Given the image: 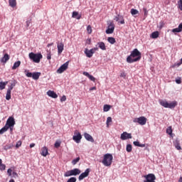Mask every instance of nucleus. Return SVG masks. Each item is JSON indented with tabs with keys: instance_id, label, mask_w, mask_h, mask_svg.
Wrapping results in <instances>:
<instances>
[{
	"instance_id": "obj_1",
	"label": "nucleus",
	"mask_w": 182,
	"mask_h": 182,
	"mask_svg": "<svg viewBox=\"0 0 182 182\" xmlns=\"http://www.w3.org/2000/svg\"><path fill=\"white\" fill-rule=\"evenodd\" d=\"M140 59H141V53L137 48H134L130 55L127 58V63H134V62H139Z\"/></svg>"
},
{
	"instance_id": "obj_2",
	"label": "nucleus",
	"mask_w": 182,
	"mask_h": 182,
	"mask_svg": "<svg viewBox=\"0 0 182 182\" xmlns=\"http://www.w3.org/2000/svg\"><path fill=\"white\" fill-rule=\"evenodd\" d=\"M102 163L105 166V167H110L112 166V163H113V155L111 154H105Z\"/></svg>"
},
{
	"instance_id": "obj_3",
	"label": "nucleus",
	"mask_w": 182,
	"mask_h": 182,
	"mask_svg": "<svg viewBox=\"0 0 182 182\" xmlns=\"http://www.w3.org/2000/svg\"><path fill=\"white\" fill-rule=\"evenodd\" d=\"M28 56L31 60H33L34 63H39L41 62V59L43 58L41 53H30Z\"/></svg>"
},
{
	"instance_id": "obj_4",
	"label": "nucleus",
	"mask_w": 182,
	"mask_h": 182,
	"mask_svg": "<svg viewBox=\"0 0 182 182\" xmlns=\"http://www.w3.org/2000/svg\"><path fill=\"white\" fill-rule=\"evenodd\" d=\"M159 103L161 106H163V107H166V109H174V107L177 106L176 102L168 103L166 100H161Z\"/></svg>"
},
{
	"instance_id": "obj_5",
	"label": "nucleus",
	"mask_w": 182,
	"mask_h": 182,
	"mask_svg": "<svg viewBox=\"0 0 182 182\" xmlns=\"http://www.w3.org/2000/svg\"><path fill=\"white\" fill-rule=\"evenodd\" d=\"M82 173V171L79 168H74L70 171H68L64 173V177H70V176H79Z\"/></svg>"
},
{
	"instance_id": "obj_6",
	"label": "nucleus",
	"mask_w": 182,
	"mask_h": 182,
	"mask_svg": "<svg viewBox=\"0 0 182 182\" xmlns=\"http://www.w3.org/2000/svg\"><path fill=\"white\" fill-rule=\"evenodd\" d=\"M41 73L35 72V73H29L26 72V76L27 77H32L34 80H38L39 77H41Z\"/></svg>"
},
{
	"instance_id": "obj_7",
	"label": "nucleus",
	"mask_w": 182,
	"mask_h": 182,
	"mask_svg": "<svg viewBox=\"0 0 182 182\" xmlns=\"http://www.w3.org/2000/svg\"><path fill=\"white\" fill-rule=\"evenodd\" d=\"M133 122L134 123H139L141 126H144V124L147 123V118H146L145 117H140L134 119Z\"/></svg>"
},
{
	"instance_id": "obj_8",
	"label": "nucleus",
	"mask_w": 182,
	"mask_h": 182,
	"mask_svg": "<svg viewBox=\"0 0 182 182\" xmlns=\"http://www.w3.org/2000/svg\"><path fill=\"white\" fill-rule=\"evenodd\" d=\"M145 180L144 182H156V176L154 173H149L148 175L144 176Z\"/></svg>"
},
{
	"instance_id": "obj_9",
	"label": "nucleus",
	"mask_w": 182,
	"mask_h": 182,
	"mask_svg": "<svg viewBox=\"0 0 182 182\" xmlns=\"http://www.w3.org/2000/svg\"><path fill=\"white\" fill-rule=\"evenodd\" d=\"M74 136H73V139L76 143H80V140H82V134L77 130H75L74 132Z\"/></svg>"
},
{
	"instance_id": "obj_10",
	"label": "nucleus",
	"mask_w": 182,
	"mask_h": 182,
	"mask_svg": "<svg viewBox=\"0 0 182 182\" xmlns=\"http://www.w3.org/2000/svg\"><path fill=\"white\" fill-rule=\"evenodd\" d=\"M69 66V61H67L64 64H63L58 70L57 73H63L66 69H68Z\"/></svg>"
},
{
	"instance_id": "obj_11",
	"label": "nucleus",
	"mask_w": 182,
	"mask_h": 182,
	"mask_svg": "<svg viewBox=\"0 0 182 182\" xmlns=\"http://www.w3.org/2000/svg\"><path fill=\"white\" fill-rule=\"evenodd\" d=\"M5 126H6L8 129H9V127H14V126H15V119H14L12 117H10L7 119Z\"/></svg>"
},
{
	"instance_id": "obj_12",
	"label": "nucleus",
	"mask_w": 182,
	"mask_h": 182,
	"mask_svg": "<svg viewBox=\"0 0 182 182\" xmlns=\"http://www.w3.org/2000/svg\"><path fill=\"white\" fill-rule=\"evenodd\" d=\"M114 32V23L113 22H110L108 24L107 29L106 30V33L110 34Z\"/></svg>"
},
{
	"instance_id": "obj_13",
	"label": "nucleus",
	"mask_w": 182,
	"mask_h": 182,
	"mask_svg": "<svg viewBox=\"0 0 182 182\" xmlns=\"http://www.w3.org/2000/svg\"><path fill=\"white\" fill-rule=\"evenodd\" d=\"M90 173V168H87L84 173H82L79 176L78 180L80 181H82V180H83V178H86V177H87L89 176Z\"/></svg>"
},
{
	"instance_id": "obj_14",
	"label": "nucleus",
	"mask_w": 182,
	"mask_h": 182,
	"mask_svg": "<svg viewBox=\"0 0 182 182\" xmlns=\"http://www.w3.org/2000/svg\"><path fill=\"white\" fill-rule=\"evenodd\" d=\"M57 49H58V55H61L62 52H63L64 49H65V44H63V42L60 43H57Z\"/></svg>"
},
{
	"instance_id": "obj_15",
	"label": "nucleus",
	"mask_w": 182,
	"mask_h": 182,
	"mask_svg": "<svg viewBox=\"0 0 182 182\" xmlns=\"http://www.w3.org/2000/svg\"><path fill=\"white\" fill-rule=\"evenodd\" d=\"M121 140H127L129 139H132V134H129L127 132H124L120 136Z\"/></svg>"
},
{
	"instance_id": "obj_16",
	"label": "nucleus",
	"mask_w": 182,
	"mask_h": 182,
	"mask_svg": "<svg viewBox=\"0 0 182 182\" xmlns=\"http://www.w3.org/2000/svg\"><path fill=\"white\" fill-rule=\"evenodd\" d=\"M41 156L43 157H46V156H49V151L48 147L43 146L41 148Z\"/></svg>"
},
{
	"instance_id": "obj_17",
	"label": "nucleus",
	"mask_w": 182,
	"mask_h": 182,
	"mask_svg": "<svg viewBox=\"0 0 182 182\" xmlns=\"http://www.w3.org/2000/svg\"><path fill=\"white\" fill-rule=\"evenodd\" d=\"M9 59H11V56H9L8 53H5L4 56L1 58L0 62L1 63H6V62H8Z\"/></svg>"
},
{
	"instance_id": "obj_18",
	"label": "nucleus",
	"mask_w": 182,
	"mask_h": 182,
	"mask_svg": "<svg viewBox=\"0 0 182 182\" xmlns=\"http://www.w3.org/2000/svg\"><path fill=\"white\" fill-rule=\"evenodd\" d=\"M84 137L87 140V141H91V143H95V139H93V136H92L87 132L84 133Z\"/></svg>"
},
{
	"instance_id": "obj_19",
	"label": "nucleus",
	"mask_w": 182,
	"mask_h": 182,
	"mask_svg": "<svg viewBox=\"0 0 182 182\" xmlns=\"http://www.w3.org/2000/svg\"><path fill=\"white\" fill-rule=\"evenodd\" d=\"M85 53L87 58H92V56H93V54L95 53V51H93V50L92 49L89 50L87 48H85Z\"/></svg>"
},
{
	"instance_id": "obj_20",
	"label": "nucleus",
	"mask_w": 182,
	"mask_h": 182,
	"mask_svg": "<svg viewBox=\"0 0 182 182\" xmlns=\"http://www.w3.org/2000/svg\"><path fill=\"white\" fill-rule=\"evenodd\" d=\"M82 75H84V76H87V77H88L90 80H92V82H96V78L93 77V75L89 74V73L85 71L82 73Z\"/></svg>"
},
{
	"instance_id": "obj_21",
	"label": "nucleus",
	"mask_w": 182,
	"mask_h": 182,
	"mask_svg": "<svg viewBox=\"0 0 182 182\" xmlns=\"http://www.w3.org/2000/svg\"><path fill=\"white\" fill-rule=\"evenodd\" d=\"M47 95L50 97H53V99L58 98V95L56 94V92H55V91L49 90L47 92Z\"/></svg>"
},
{
	"instance_id": "obj_22",
	"label": "nucleus",
	"mask_w": 182,
	"mask_h": 182,
	"mask_svg": "<svg viewBox=\"0 0 182 182\" xmlns=\"http://www.w3.org/2000/svg\"><path fill=\"white\" fill-rule=\"evenodd\" d=\"M182 31V23L179 24L178 28H173L171 30L173 33H179V32Z\"/></svg>"
},
{
	"instance_id": "obj_23",
	"label": "nucleus",
	"mask_w": 182,
	"mask_h": 182,
	"mask_svg": "<svg viewBox=\"0 0 182 182\" xmlns=\"http://www.w3.org/2000/svg\"><path fill=\"white\" fill-rule=\"evenodd\" d=\"M100 49H102V50H106V44H105L103 42H100L97 43Z\"/></svg>"
},
{
	"instance_id": "obj_24",
	"label": "nucleus",
	"mask_w": 182,
	"mask_h": 182,
	"mask_svg": "<svg viewBox=\"0 0 182 182\" xmlns=\"http://www.w3.org/2000/svg\"><path fill=\"white\" fill-rule=\"evenodd\" d=\"M19 66H21V61L20 60L14 63V64L12 67V70H15V69H18V68H19Z\"/></svg>"
},
{
	"instance_id": "obj_25",
	"label": "nucleus",
	"mask_w": 182,
	"mask_h": 182,
	"mask_svg": "<svg viewBox=\"0 0 182 182\" xmlns=\"http://www.w3.org/2000/svg\"><path fill=\"white\" fill-rule=\"evenodd\" d=\"M107 41L109 43H111V45H114V43H116V39L113 37H109Z\"/></svg>"
},
{
	"instance_id": "obj_26",
	"label": "nucleus",
	"mask_w": 182,
	"mask_h": 182,
	"mask_svg": "<svg viewBox=\"0 0 182 182\" xmlns=\"http://www.w3.org/2000/svg\"><path fill=\"white\" fill-rule=\"evenodd\" d=\"M134 145H135L136 147H146V144H140V142L137 141H134Z\"/></svg>"
},
{
	"instance_id": "obj_27",
	"label": "nucleus",
	"mask_w": 182,
	"mask_h": 182,
	"mask_svg": "<svg viewBox=\"0 0 182 182\" xmlns=\"http://www.w3.org/2000/svg\"><path fill=\"white\" fill-rule=\"evenodd\" d=\"M9 4L11 8H15L16 6V0H9Z\"/></svg>"
},
{
	"instance_id": "obj_28",
	"label": "nucleus",
	"mask_w": 182,
	"mask_h": 182,
	"mask_svg": "<svg viewBox=\"0 0 182 182\" xmlns=\"http://www.w3.org/2000/svg\"><path fill=\"white\" fill-rule=\"evenodd\" d=\"M8 85V81L6 82H0V89L1 90H4L5 89V86Z\"/></svg>"
},
{
	"instance_id": "obj_29",
	"label": "nucleus",
	"mask_w": 182,
	"mask_h": 182,
	"mask_svg": "<svg viewBox=\"0 0 182 182\" xmlns=\"http://www.w3.org/2000/svg\"><path fill=\"white\" fill-rule=\"evenodd\" d=\"M173 144L177 150H181V146H180V142L178 141H175Z\"/></svg>"
},
{
	"instance_id": "obj_30",
	"label": "nucleus",
	"mask_w": 182,
	"mask_h": 182,
	"mask_svg": "<svg viewBox=\"0 0 182 182\" xmlns=\"http://www.w3.org/2000/svg\"><path fill=\"white\" fill-rule=\"evenodd\" d=\"M6 168V165L2 163V159H0V170L4 171Z\"/></svg>"
},
{
	"instance_id": "obj_31",
	"label": "nucleus",
	"mask_w": 182,
	"mask_h": 182,
	"mask_svg": "<svg viewBox=\"0 0 182 182\" xmlns=\"http://www.w3.org/2000/svg\"><path fill=\"white\" fill-rule=\"evenodd\" d=\"M72 18H76L77 19H80L81 16H79V13L77 11H73Z\"/></svg>"
},
{
	"instance_id": "obj_32",
	"label": "nucleus",
	"mask_w": 182,
	"mask_h": 182,
	"mask_svg": "<svg viewBox=\"0 0 182 182\" xmlns=\"http://www.w3.org/2000/svg\"><path fill=\"white\" fill-rule=\"evenodd\" d=\"M9 128H8L6 125L0 129V134H4L5 132H8Z\"/></svg>"
},
{
	"instance_id": "obj_33",
	"label": "nucleus",
	"mask_w": 182,
	"mask_h": 182,
	"mask_svg": "<svg viewBox=\"0 0 182 182\" xmlns=\"http://www.w3.org/2000/svg\"><path fill=\"white\" fill-rule=\"evenodd\" d=\"M16 85V80H14V82L9 87L8 90H10L12 92V90L14 89V87H15Z\"/></svg>"
},
{
	"instance_id": "obj_34",
	"label": "nucleus",
	"mask_w": 182,
	"mask_h": 182,
	"mask_svg": "<svg viewBox=\"0 0 182 182\" xmlns=\"http://www.w3.org/2000/svg\"><path fill=\"white\" fill-rule=\"evenodd\" d=\"M11 90H7V92H6V100H11Z\"/></svg>"
},
{
	"instance_id": "obj_35",
	"label": "nucleus",
	"mask_w": 182,
	"mask_h": 182,
	"mask_svg": "<svg viewBox=\"0 0 182 182\" xmlns=\"http://www.w3.org/2000/svg\"><path fill=\"white\" fill-rule=\"evenodd\" d=\"M79 161H80V157L78 156L77 158H76L72 161L73 166H75V164H77V163H79Z\"/></svg>"
},
{
	"instance_id": "obj_36",
	"label": "nucleus",
	"mask_w": 182,
	"mask_h": 182,
	"mask_svg": "<svg viewBox=\"0 0 182 182\" xmlns=\"http://www.w3.org/2000/svg\"><path fill=\"white\" fill-rule=\"evenodd\" d=\"M110 109H112V106H110L109 105H105L104 108H103V111L104 112H109V110H110Z\"/></svg>"
},
{
	"instance_id": "obj_37",
	"label": "nucleus",
	"mask_w": 182,
	"mask_h": 182,
	"mask_svg": "<svg viewBox=\"0 0 182 182\" xmlns=\"http://www.w3.org/2000/svg\"><path fill=\"white\" fill-rule=\"evenodd\" d=\"M159 36V31H154L151 33V38L152 39H157V37Z\"/></svg>"
},
{
	"instance_id": "obj_38",
	"label": "nucleus",
	"mask_w": 182,
	"mask_h": 182,
	"mask_svg": "<svg viewBox=\"0 0 182 182\" xmlns=\"http://www.w3.org/2000/svg\"><path fill=\"white\" fill-rule=\"evenodd\" d=\"M138 14H139V11H137L136 9H131V14L132 15V16H134V15H138Z\"/></svg>"
},
{
	"instance_id": "obj_39",
	"label": "nucleus",
	"mask_w": 182,
	"mask_h": 182,
	"mask_svg": "<svg viewBox=\"0 0 182 182\" xmlns=\"http://www.w3.org/2000/svg\"><path fill=\"white\" fill-rule=\"evenodd\" d=\"M166 133L171 136L173 134V129H171V127H168L166 129Z\"/></svg>"
},
{
	"instance_id": "obj_40",
	"label": "nucleus",
	"mask_w": 182,
	"mask_h": 182,
	"mask_svg": "<svg viewBox=\"0 0 182 182\" xmlns=\"http://www.w3.org/2000/svg\"><path fill=\"white\" fill-rule=\"evenodd\" d=\"M132 150V144H127V151L128 153H131Z\"/></svg>"
},
{
	"instance_id": "obj_41",
	"label": "nucleus",
	"mask_w": 182,
	"mask_h": 182,
	"mask_svg": "<svg viewBox=\"0 0 182 182\" xmlns=\"http://www.w3.org/2000/svg\"><path fill=\"white\" fill-rule=\"evenodd\" d=\"M4 150H10V149H12L11 144H6L4 146Z\"/></svg>"
},
{
	"instance_id": "obj_42",
	"label": "nucleus",
	"mask_w": 182,
	"mask_h": 182,
	"mask_svg": "<svg viewBox=\"0 0 182 182\" xmlns=\"http://www.w3.org/2000/svg\"><path fill=\"white\" fill-rule=\"evenodd\" d=\"M87 33H89V35H90V33H92V26H87Z\"/></svg>"
},
{
	"instance_id": "obj_43",
	"label": "nucleus",
	"mask_w": 182,
	"mask_h": 182,
	"mask_svg": "<svg viewBox=\"0 0 182 182\" xmlns=\"http://www.w3.org/2000/svg\"><path fill=\"white\" fill-rule=\"evenodd\" d=\"M12 171H13L12 168H9V169L7 170V174H8V176H9V177L12 176V173H13Z\"/></svg>"
},
{
	"instance_id": "obj_44",
	"label": "nucleus",
	"mask_w": 182,
	"mask_h": 182,
	"mask_svg": "<svg viewBox=\"0 0 182 182\" xmlns=\"http://www.w3.org/2000/svg\"><path fill=\"white\" fill-rule=\"evenodd\" d=\"M32 22V20H28L26 21V30H28V28H29V25H31V23Z\"/></svg>"
},
{
	"instance_id": "obj_45",
	"label": "nucleus",
	"mask_w": 182,
	"mask_h": 182,
	"mask_svg": "<svg viewBox=\"0 0 182 182\" xmlns=\"http://www.w3.org/2000/svg\"><path fill=\"white\" fill-rule=\"evenodd\" d=\"M67 182H76V178L75 177H71L70 178Z\"/></svg>"
},
{
	"instance_id": "obj_46",
	"label": "nucleus",
	"mask_w": 182,
	"mask_h": 182,
	"mask_svg": "<svg viewBox=\"0 0 182 182\" xmlns=\"http://www.w3.org/2000/svg\"><path fill=\"white\" fill-rule=\"evenodd\" d=\"M109 123H112V118L110 117H108L107 119L106 124L107 127H109Z\"/></svg>"
},
{
	"instance_id": "obj_47",
	"label": "nucleus",
	"mask_w": 182,
	"mask_h": 182,
	"mask_svg": "<svg viewBox=\"0 0 182 182\" xmlns=\"http://www.w3.org/2000/svg\"><path fill=\"white\" fill-rule=\"evenodd\" d=\"M54 146H55V149H59V147H60V142L55 141Z\"/></svg>"
},
{
	"instance_id": "obj_48",
	"label": "nucleus",
	"mask_w": 182,
	"mask_h": 182,
	"mask_svg": "<svg viewBox=\"0 0 182 182\" xmlns=\"http://www.w3.org/2000/svg\"><path fill=\"white\" fill-rule=\"evenodd\" d=\"M164 25H165L164 21L159 22V28L162 29L163 28H164Z\"/></svg>"
},
{
	"instance_id": "obj_49",
	"label": "nucleus",
	"mask_w": 182,
	"mask_h": 182,
	"mask_svg": "<svg viewBox=\"0 0 182 182\" xmlns=\"http://www.w3.org/2000/svg\"><path fill=\"white\" fill-rule=\"evenodd\" d=\"M21 146H22V141H18L16 145V149H19V147H21Z\"/></svg>"
},
{
	"instance_id": "obj_50",
	"label": "nucleus",
	"mask_w": 182,
	"mask_h": 182,
	"mask_svg": "<svg viewBox=\"0 0 182 182\" xmlns=\"http://www.w3.org/2000/svg\"><path fill=\"white\" fill-rule=\"evenodd\" d=\"M178 8L181 11H182V0H179V1L178 2Z\"/></svg>"
},
{
	"instance_id": "obj_51",
	"label": "nucleus",
	"mask_w": 182,
	"mask_h": 182,
	"mask_svg": "<svg viewBox=\"0 0 182 182\" xmlns=\"http://www.w3.org/2000/svg\"><path fill=\"white\" fill-rule=\"evenodd\" d=\"M47 59H48V60H50L52 59V54H50V52H49L47 54Z\"/></svg>"
},
{
	"instance_id": "obj_52",
	"label": "nucleus",
	"mask_w": 182,
	"mask_h": 182,
	"mask_svg": "<svg viewBox=\"0 0 182 182\" xmlns=\"http://www.w3.org/2000/svg\"><path fill=\"white\" fill-rule=\"evenodd\" d=\"M11 176H13V177H14V178H16L17 177H18V173H16V172H15V171H14V172L12 173Z\"/></svg>"
},
{
	"instance_id": "obj_53",
	"label": "nucleus",
	"mask_w": 182,
	"mask_h": 182,
	"mask_svg": "<svg viewBox=\"0 0 182 182\" xmlns=\"http://www.w3.org/2000/svg\"><path fill=\"white\" fill-rule=\"evenodd\" d=\"M143 11H144V16H147V15H148V14H149V11H147V9L144 8Z\"/></svg>"
},
{
	"instance_id": "obj_54",
	"label": "nucleus",
	"mask_w": 182,
	"mask_h": 182,
	"mask_svg": "<svg viewBox=\"0 0 182 182\" xmlns=\"http://www.w3.org/2000/svg\"><path fill=\"white\" fill-rule=\"evenodd\" d=\"M176 83H177L178 85H180L181 83V78H178L176 80Z\"/></svg>"
},
{
	"instance_id": "obj_55",
	"label": "nucleus",
	"mask_w": 182,
	"mask_h": 182,
	"mask_svg": "<svg viewBox=\"0 0 182 182\" xmlns=\"http://www.w3.org/2000/svg\"><path fill=\"white\" fill-rule=\"evenodd\" d=\"M60 102H66V96L63 95L60 99Z\"/></svg>"
},
{
	"instance_id": "obj_56",
	"label": "nucleus",
	"mask_w": 182,
	"mask_h": 182,
	"mask_svg": "<svg viewBox=\"0 0 182 182\" xmlns=\"http://www.w3.org/2000/svg\"><path fill=\"white\" fill-rule=\"evenodd\" d=\"M120 77H126V73H124V71H122L120 74Z\"/></svg>"
},
{
	"instance_id": "obj_57",
	"label": "nucleus",
	"mask_w": 182,
	"mask_h": 182,
	"mask_svg": "<svg viewBox=\"0 0 182 182\" xmlns=\"http://www.w3.org/2000/svg\"><path fill=\"white\" fill-rule=\"evenodd\" d=\"M119 16H120V15H118L117 16H115L114 18V21H116V22H119Z\"/></svg>"
},
{
	"instance_id": "obj_58",
	"label": "nucleus",
	"mask_w": 182,
	"mask_h": 182,
	"mask_svg": "<svg viewBox=\"0 0 182 182\" xmlns=\"http://www.w3.org/2000/svg\"><path fill=\"white\" fill-rule=\"evenodd\" d=\"M91 50H92V52H94V53H95V52H96V50H99V48H92Z\"/></svg>"
},
{
	"instance_id": "obj_59",
	"label": "nucleus",
	"mask_w": 182,
	"mask_h": 182,
	"mask_svg": "<svg viewBox=\"0 0 182 182\" xmlns=\"http://www.w3.org/2000/svg\"><path fill=\"white\" fill-rule=\"evenodd\" d=\"M35 146L34 143L30 144V149H32Z\"/></svg>"
},
{
	"instance_id": "obj_60",
	"label": "nucleus",
	"mask_w": 182,
	"mask_h": 182,
	"mask_svg": "<svg viewBox=\"0 0 182 182\" xmlns=\"http://www.w3.org/2000/svg\"><path fill=\"white\" fill-rule=\"evenodd\" d=\"M53 43H48V44L47 45V47H48V48H50V46H53Z\"/></svg>"
},
{
	"instance_id": "obj_61",
	"label": "nucleus",
	"mask_w": 182,
	"mask_h": 182,
	"mask_svg": "<svg viewBox=\"0 0 182 182\" xmlns=\"http://www.w3.org/2000/svg\"><path fill=\"white\" fill-rule=\"evenodd\" d=\"M181 64H182V63H181V62H179V63H176V66H181Z\"/></svg>"
},
{
	"instance_id": "obj_62",
	"label": "nucleus",
	"mask_w": 182,
	"mask_h": 182,
	"mask_svg": "<svg viewBox=\"0 0 182 182\" xmlns=\"http://www.w3.org/2000/svg\"><path fill=\"white\" fill-rule=\"evenodd\" d=\"M119 23H121L122 25H124V20H121V21H119Z\"/></svg>"
},
{
	"instance_id": "obj_63",
	"label": "nucleus",
	"mask_w": 182,
	"mask_h": 182,
	"mask_svg": "<svg viewBox=\"0 0 182 182\" xmlns=\"http://www.w3.org/2000/svg\"><path fill=\"white\" fill-rule=\"evenodd\" d=\"M119 20L123 21L124 18H123V16H119Z\"/></svg>"
},
{
	"instance_id": "obj_64",
	"label": "nucleus",
	"mask_w": 182,
	"mask_h": 182,
	"mask_svg": "<svg viewBox=\"0 0 182 182\" xmlns=\"http://www.w3.org/2000/svg\"><path fill=\"white\" fill-rule=\"evenodd\" d=\"M178 182H182V177L179 178Z\"/></svg>"
}]
</instances>
